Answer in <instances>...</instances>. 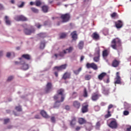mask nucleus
Returning a JSON list of instances; mask_svg holds the SVG:
<instances>
[{
    "label": "nucleus",
    "instance_id": "f3484780",
    "mask_svg": "<svg viewBox=\"0 0 131 131\" xmlns=\"http://www.w3.org/2000/svg\"><path fill=\"white\" fill-rule=\"evenodd\" d=\"M71 35L72 36V38H73V40H76L77 39V33L76 31H74L71 33Z\"/></svg>",
    "mask_w": 131,
    "mask_h": 131
},
{
    "label": "nucleus",
    "instance_id": "a211bd4d",
    "mask_svg": "<svg viewBox=\"0 0 131 131\" xmlns=\"http://www.w3.org/2000/svg\"><path fill=\"white\" fill-rule=\"evenodd\" d=\"M85 126L87 130H92L93 129V124L91 122H88Z\"/></svg>",
    "mask_w": 131,
    "mask_h": 131
},
{
    "label": "nucleus",
    "instance_id": "473e14b6",
    "mask_svg": "<svg viewBox=\"0 0 131 131\" xmlns=\"http://www.w3.org/2000/svg\"><path fill=\"white\" fill-rule=\"evenodd\" d=\"M38 36L41 38H45V37H47V34L45 33H40L38 34Z\"/></svg>",
    "mask_w": 131,
    "mask_h": 131
},
{
    "label": "nucleus",
    "instance_id": "b1692460",
    "mask_svg": "<svg viewBox=\"0 0 131 131\" xmlns=\"http://www.w3.org/2000/svg\"><path fill=\"white\" fill-rule=\"evenodd\" d=\"M24 32L26 35H30V34L32 33V30L28 29H25L24 30Z\"/></svg>",
    "mask_w": 131,
    "mask_h": 131
},
{
    "label": "nucleus",
    "instance_id": "bf43d9fd",
    "mask_svg": "<svg viewBox=\"0 0 131 131\" xmlns=\"http://www.w3.org/2000/svg\"><path fill=\"white\" fill-rule=\"evenodd\" d=\"M104 81L106 83H109V82H110V79L109 78V77H107L106 81L104 80Z\"/></svg>",
    "mask_w": 131,
    "mask_h": 131
},
{
    "label": "nucleus",
    "instance_id": "a18cd8bd",
    "mask_svg": "<svg viewBox=\"0 0 131 131\" xmlns=\"http://www.w3.org/2000/svg\"><path fill=\"white\" fill-rule=\"evenodd\" d=\"M35 26L38 28V29H39V28H40L41 27V26H42V25H40L39 24V23H36L35 25Z\"/></svg>",
    "mask_w": 131,
    "mask_h": 131
},
{
    "label": "nucleus",
    "instance_id": "09e8293b",
    "mask_svg": "<svg viewBox=\"0 0 131 131\" xmlns=\"http://www.w3.org/2000/svg\"><path fill=\"white\" fill-rule=\"evenodd\" d=\"M77 96V93L76 92H73L72 94V98L73 99L75 98Z\"/></svg>",
    "mask_w": 131,
    "mask_h": 131
},
{
    "label": "nucleus",
    "instance_id": "2eb2a0df",
    "mask_svg": "<svg viewBox=\"0 0 131 131\" xmlns=\"http://www.w3.org/2000/svg\"><path fill=\"white\" fill-rule=\"evenodd\" d=\"M71 73H68V72H66L62 77L63 79L64 80H66L67 79L71 78Z\"/></svg>",
    "mask_w": 131,
    "mask_h": 131
},
{
    "label": "nucleus",
    "instance_id": "8fccbe9b",
    "mask_svg": "<svg viewBox=\"0 0 131 131\" xmlns=\"http://www.w3.org/2000/svg\"><path fill=\"white\" fill-rule=\"evenodd\" d=\"M128 114H129V112H128V111H124L123 112V115H125V116L128 115Z\"/></svg>",
    "mask_w": 131,
    "mask_h": 131
},
{
    "label": "nucleus",
    "instance_id": "680f3d73",
    "mask_svg": "<svg viewBox=\"0 0 131 131\" xmlns=\"http://www.w3.org/2000/svg\"><path fill=\"white\" fill-rule=\"evenodd\" d=\"M84 59V56L82 55L80 58V62H82L83 60Z\"/></svg>",
    "mask_w": 131,
    "mask_h": 131
},
{
    "label": "nucleus",
    "instance_id": "72a5a7b5",
    "mask_svg": "<svg viewBox=\"0 0 131 131\" xmlns=\"http://www.w3.org/2000/svg\"><path fill=\"white\" fill-rule=\"evenodd\" d=\"M83 97H84V98H88V91H86V88L84 89Z\"/></svg>",
    "mask_w": 131,
    "mask_h": 131
},
{
    "label": "nucleus",
    "instance_id": "393cba45",
    "mask_svg": "<svg viewBox=\"0 0 131 131\" xmlns=\"http://www.w3.org/2000/svg\"><path fill=\"white\" fill-rule=\"evenodd\" d=\"M91 36L93 39H99L100 38V36L97 32L93 33Z\"/></svg>",
    "mask_w": 131,
    "mask_h": 131
},
{
    "label": "nucleus",
    "instance_id": "864d4df0",
    "mask_svg": "<svg viewBox=\"0 0 131 131\" xmlns=\"http://www.w3.org/2000/svg\"><path fill=\"white\" fill-rule=\"evenodd\" d=\"M96 53L97 54V56H100V49L99 48L96 49Z\"/></svg>",
    "mask_w": 131,
    "mask_h": 131
},
{
    "label": "nucleus",
    "instance_id": "7ed1b4c3",
    "mask_svg": "<svg viewBox=\"0 0 131 131\" xmlns=\"http://www.w3.org/2000/svg\"><path fill=\"white\" fill-rule=\"evenodd\" d=\"M15 63L20 64V65H21V69L23 70H27L29 68L28 64H26L25 63V61L24 60H20L19 62L18 61H15Z\"/></svg>",
    "mask_w": 131,
    "mask_h": 131
},
{
    "label": "nucleus",
    "instance_id": "c85d7f7f",
    "mask_svg": "<svg viewBox=\"0 0 131 131\" xmlns=\"http://www.w3.org/2000/svg\"><path fill=\"white\" fill-rule=\"evenodd\" d=\"M42 10L43 13H48L49 11V6L44 5L42 7Z\"/></svg>",
    "mask_w": 131,
    "mask_h": 131
},
{
    "label": "nucleus",
    "instance_id": "6ab92c4d",
    "mask_svg": "<svg viewBox=\"0 0 131 131\" xmlns=\"http://www.w3.org/2000/svg\"><path fill=\"white\" fill-rule=\"evenodd\" d=\"M55 101H56L54 103V105H53V108H58V107H59L60 106V105H61V102H63V101H61V99H60V100H56Z\"/></svg>",
    "mask_w": 131,
    "mask_h": 131
},
{
    "label": "nucleus",
    "instance_id": "4be33fe9",
    "mask_svg": "<svg viewBox=\"0 0 131 131\" xmlns=\"http://www.w3.org/2000/svg\"><path fill=\"white\" fill-rule=\"evenodd\" d=\"M107 75V73L103 72L98 75V79L99 80H103V78Z\"/></svg>",
    "mask_w": 131,
    "mask_h": 131
},
{
    "label": "nucleus",
    "instance_id": "2f4dec72",
    "mask_svg": "<svg viewBox=\"0 0 131 131\" xmlns=\"http://www.w3.org/2000/svg\"><path fill=\"white\" fill-rule=\"evenodd\" d=\"M66 54H67V51L63 50V51L59 53V56H60V57H64Z\"/></svg>",
    "mask_w": 131,
    "mask_h": 131
},
{
    "label": "nucleus",
    "instance_id": "a878e982",
    "mask_svg": "<svg viewBox=\"0 0 131 131\" xmlns=\"http://www.w3.org/2000/svg\"><path fill=\"white\" fill-rule=\"evenodd\" d=\"M46 43H47V42H46L45 40L41 41L40 43L39 49H40V50H43L46 47Z\"/></svg>",
    "mask_w": 131,
    "mask_h": 131
},
{
    "label": "nucleus",
    "instance_id": "e433bc0d",
    "mask_svg": "<svg viewBox=\"0 0 131 131\" xmlns=\"http://www.w3.org/2000/svg\"><path fill=\"white\" fill-rule=\"evenodd\" d=\"M80 71H81V68H79L77 70L74 71V73L76 74V75H78Z\"/></svg>",
    "mask_w": 131,
    "mask_h": 131
},
{
    "label": "nucleus",
    "instance_id": "ddd939ff",
    "mask_svg": "<svg viewBox=\"0 0 131 131\" xmlns=\"http://www.w3.org/2000/svg\"><path fill=\"white\" fill-rule=\"evenodd\" d=\"M115 25L117 29H120L123 26V23H122V21L119 20L115 22Z\"/></svg>",
    "mask_w": 131,
    "mask_h": 131
},
{
    "label": "nucleus",
    "instance_id": "0eeeda50",
    "mask_svg": "<svg viewBox=\"0 0 131 131\" xmlns=\"http://www.w3.org/2000/svg\"><path fill=\"white\" fill-rule=\"evenodd\" d=\"M99 97H101V94H99L98 92L94 93L92 95L91 100L94 102H96V101L99 100Z\"/></svg>",
    "mask_w": 131,
    "mask_h": 131
},
{
    "label": "nucleus",
    "instance_id": "338daca9",
    "mask_svg": "<svg viewBox=\"0 0 131 131\" xmlns=\"http://www.w3.org/2000/svg\"><path fill=\"white\" fill-rule=\"evenodd\" d=\"M101 106H105L106 105V103L105 102H101L100 103Z\"/></svg>",
    "mask_w": 131,
    "mask_h": 131
},
{
    "label": "nucleus",
    "instance_id": "20e7f679",
    "mask_svg": "<svg viewBox=\"0 0 131 131\" xmlns=\"http://www.w3.org/2000/svg\"><path fill=\"white\" fill-rule=\"evenodd\" d=\"M61 19L62 20V22H68L70 19V14L69 13H66L65 14H62L60 16Z\"/></svg>",
    "mask_w": 131,
    "mask_h": 131
},
{
    "label": "nucleus",
    "instance_id": "58836bf2",
    "mask_svg": "<svg viewBox=\"0 0 131 131\" xmlns=\"http://www.w3.org/2000/svg\"><path fill=\"white\" fill-rule=\"evenodd\" d=\"M92 78V76L91 75H86L85 76V80H90Z\"/></svg>",
    "mask_w": 131,
    "mask_h": 131
},
{
    "label": "nucleus",
    "instance_id": "6e6d98bb",
    "mask_svg": "<svg viewBox=\"0 0 131 131\" xmlns=\"http://www.w3.org/2000/svg\"><path fill=\"white\" fill-rule=\"evenodd\" d=\"M100 126H101V123L97 122L96 123V128H100Z\"/></svg>",
    "mask_w": 131,
    "mask_h": 131
},
{
    "label": "nucleus",
    "instance_id": "9d476101",
    "mask_svg": "<svg viewBox=\"0 0 131 131\" xmlns=\"http://www.w3.org/2000/svg\"><path fill=\"white\" fill-rule=\"evenodd\" d=\"M81 106V103L77 100H75L73 102V106L75 109H79Z\"/></svg>",
    "mask_w": 131,
    "mask_h": 131
},
{
    "label": "nucleus",
    "instance_id": "052dcab7",
    "mask_svg": "<svg viewBox=\"0 0 131 131\" xmlns=\"http://www.w3.org/2000/svg\"><path fill=\"white\" fill-rule=\"evenodd\" d=\"M81 128V127L79 126H77L75 130L77 131L80 130V129Z\"/></svg>",
    "mask_w": 131,
    "mask_h": 131
},
{
    "label": "nucleus",
    "instance_id": "13d9d810",
    "mask_svg": "<svg viewBox=\"0 0 131 131\" xmlns=\"http://www.w3.org/2000/svg\"><path fill=\"white\" fill-rule=\"evenodd\" d=\"M13 78H14V77H13V76L9 77L7 79V81H11V80H12L13 79Z\"/></svg>",
    "mask_w": 131,
    "mask_h": 131
},
{
    "label": "nucleus",
    "instance_id": "37998d69",
    "mask_svg": "<svg viewBox=\"0 0 131 131\" xmlns=\"http://www.w3.org/2000/svg\"><path fill=\"white\" fill-rule=\"evenodd\" d=\"M31 10L33 12V13H38V9L35 8H31Z\"/></svg>",
    "mask_w": 131,
    "mask_h": 131
},
{
    "label": "nucleus",
    "instance_id": "cd10ccee",
    "mask_svg": "<svg viewBox=\"0 0 131 131\" xmlns=\"http://www.w3.org/2000/svg\"><path fill=\"white\" fill-rule=\"evenodd\" d=\"M5 21L6 25H11V20L7 15L5 16Z\"/></svg>",
    "mask_w": 131,
    "mask_h": 131
},
{
    "label": "nucleus",
    "instance_id": "c9c22d12",
    "mask_svg": "<svg viewBox=\"0 0 131 131\" xmlns=\"http://www.w3.org/2000/svg\"><path fill=\"white\" fill-rule=\"evenodd\" d=\"M111 17L114 18H118V14L116 12H114L111 14Z\"/></svg>",
    "mask_w": 131,
    "mask_h": 131
},
{
    "label": "nucleus",
    "instance_id": "c03bdc74",
    "mask_svg": "<svg viewBox=\"0 0 131 131\" xmlns=\"http://www.w3.org/2000/svg\"><path fill=\"white\" fill-rule=\"evenodd\" d=\"M125 131H131V126L129 125H127L126 126V129Z\"/></svg>",
    "mask_w": 131,
    "mask_h": 131
},
{
    "label": "nucleus",
    "instance_id": "f704fd0d",
    "mask_svg": "<svg viewBox=\"0 0 131 131\" xmlns=\"http://www.w3.org/2000/svg\"><path fill=\"white\" fill-rule=\"evenodd\" d=\"M108 50H104L102 52V56H103V57H107L108 56Z\"/></svg>",
    "mask_w": 131,
    "mask_h": 131
},
{
    "label": "nucleus",
    "instance_id": "5701e85b",
    "mask_svg": "<svg viewBox=\"0 0 131 131\" xmlns=\"http://www.w3.org/2000/svg\"><path fill=\"white\" fill-rule=\"evenodd\" d=\"M40 114L45 118H49V115L47 114V112L45 110L41 111Z\"/></svg>",
    "mask_w": 131,
    "mask_h": 131
},
{
    "label": "nucleus",
    "instance_id": "49530a36",
    "mask_svg": "<svg viewBox=\"0 0 131 131\" xmlns=\"http://www.w3.org/2000/svg\"><path fill=\"white\" fill-rule=\"evenodd\" d=\"M15 109L16 110H17V111H18L19 112H20L21 111H22V108H21V106H16Z\"/></svg>",
    "mask_w": 131,
    "mask_h": 131
},
{
    "label": "nucleus",
    "instance_id": "39448f33",
    "mask_svg": "<svg viewBox=\"0 0 131 131\" xmlns=\"http://www.w3.org/2000/svg\"><path fill=\"white\" fill-rule=\"evenodd\" d=\"M108 126H109V127H111V128L115 129L118 127V124H117L116 120L114 119L111 121Z\"/></svg>",
    "mask_w": 131,
    "mask_h": 131
},
{
    "label": "nucleus",
    "instance_id": "1a4fd4ad",
    "mask_svg": "<svg viewBox=\"0 0 131 131\" xmlns=\"http://www.w3.org/2000/svg\"><path fill=\"white\" fill-rule=\"evenodd\" d=\"M14 19L16 21H27V18L22 15L15 16Z\"/></svg>",
    "mask_w": 131,
    "mask_h": 131
},
{
    "label": "nucleus",
    "instance_id": "bb28decb",
    "mask_svg": "<svg viewBox=\"0 0 131 131\" xmlns=\"http://www.w3.org/2000/svg\"><path fill=\"white\" fill-rule=\"evenodd\" d=\"M115 84H121V78L118 77L115 78Z\"/></svg>",
    "mask_w": 131,
    "mask_h": 131
},
{
    "label": "nucleus",
    "instance_id": "ea45409f",
    "mask_svg": "<svg viewBox=\"0 0 131 131\" xmlns=\"http://www.w3.org/2000/svg\"><path fill=\"white\" fill-rule=\"evenodd\" d=\"M41 5V2H40V1H36L35 6H36V7H40Z\"/></svg>",
    "mask_w": 131,
    "mask_h": 131
},
{
    "label": "nucleus",
    "instance_id": "f8f14e48",
    "mask_svg": "<svg viewBox=\"0 0 131 131\" xmlns=\"http://www.w3.org/2000/svg\"><path fill=\"white\" fill-rule=\"evenodd\" d=\"M23 58L25 59L26 60H29L31 59V56L29 54H23L21 56V57L19 58V60H20V61H24Z\"/></svg>",
    "mask_w": 131,
    "mask_h": 131
},
{
    "label": "nucleus",
    "instance_id": "6e6552de",
    "mask_svg": "<svg viewBox=\"0 0 131 131\" xmlns=\"http://www.w3.org/2000/svg\"><path fill=\"white\" fill-rule=\"evenodd\" d=\"M53 90V84L51 82H49L46 84V88H45L46 93H50L51 91Z\"/></svg>",
    "mask_w": 131,
    "mask_h": 131
},
{
    "label": "nucleus",
    "instance_id": "423d86ee",
    "mask_svg": "<svg viewBox=\"0 0 131 131\" xmlns=\"http://www.w3.org/2000/svg\"><path fill=\"white\" fill-rule=\"evenodd\" d=\"M86 67L88 68V69L92 68V69H94V70H98V66L94 62L91 63H87L86 64Z\"/></svg>",
    "mask_w": 131,
    "mask_h": 131
},
{
    "label": "nucleus",
    "instance_id": "c756f323",
    "mask_svg": "<svg viewBox=\"0 0 131 131\" xmlns=\"http://www.w3.org/2000/svg\"><path fill=\"white\" fill-rule=\"evenodd\" d=\"M83 46H84V42L83 41H80L78 43V48L79 50H82L83 49Z\"/></svg>",
    "mask_w": 131,
    "mask_h": 131
},
{
    "label": "nucleus",
    "instance_id": "4c0bfd02",
    "mask_svg": "<svg viewBox=\"0 0 131 131\" xmlns=\"http://www.w3.org/2000/svg\"><path fill=\"white\" fill-rule=\"evenodd\" d=\"M93 60L94 62H99L100 61V56L97 55V56L94 57Z\"/></svg>",
    "mask_w": 131,
    "mask_h": 131
},
{
    "label": "nucleus",
    "instance_id": "dca6fc26",
    "mask_svg": "<svg viewBox=\"0 0 131 131\" xmlns=\"http://www.w3.org/2000/svg\"><path fill=\"white\" fill-rule=\"evenodd\" d=\"M76 124V118L73 117L72 118V120L70 121V125L72 127H74Z\"/></svg>",
    "mask_w": 131,
    "mask_h": 131
},
{
    "label": "nucleus",
    "instance_id": "e2e57ef3",
    "mask_svg": "<svg viewBox=\"0 0 131 131\" xmlns=\"http://www.w3.org/2000/svg\"><path fill=\"white\" fill-rule=\"evenodd\" d=\"M65 109L66 110H70V106L69 105H66Z\"/></svg>",
    "mask_w": 131,
    "mask_h": 131
},
{
    "label": "nucleus",
    "instance_id": "f03ea898",
    "mask_svg": "<svg viewBox=\"0 0 131 131\" xmlns=\"http://www.w3.org/2000/svg\"><path fill=\"white\" fill-rule=\"evenodd\" d=\"M121 46V41L120 40V39L118 38H114L111 41V47L113 49V50H117V48Z\"/></svg>",
    "mask_w": 131,
    "mask_h": 131
},
{
    "label": "nucleus",
    "instance_id": "79ce46f5",
    "mask_svg": "<svg viewBox=\"0 0 131 131\" xmlns=\"http://www.w3.org/2000/svg\"><path fill=\"white\" fill-rule=\"evenodd\" d=\"M67 36V34L65 33H62L60 35V38H65Z\"/></svg>",
    "mask_w": 131,
    "mask_h": 131
},
{
    "label": "nucleus",
    "instance_id": "412c9836",
    "mask_svg": "<svg viewBox=\"0 0 131 131\" xmlns=\"http://www.w3.org/2000/svg\"><path fill=\"white\" fill-rule=\"evenodd\" d=\"M89 107V104H86L85 105H83L81 108V111L83 113H85L88 112V108Z\"/></svg>",
    "mask_w": 131,
    "mask_h": 131
},
{
    "label": "nucleus",
    "instance_id": "7c9ffc66",
    "mask_svg": "<svg viewBox=\"0 0 131 131\" xmlns=\"http://www.w3.org/2000/svg\"><path fill=\"white\" fill-rule=\"evenodd\" d=\"M64 51H66V52H67V54L71 53L73 51V47H70L69 48H67L66 50H64Z\"/></svg>",
    "mask_w": 131,
    "mask_h": 131
},
{
    "label": "nucleus",
    "instance_id": "69168bd1",
    "mask_svg": "<svg viewBox=\"0 0 131 131\" xmlns=\"http://www.w3.org/2000/svg\"><path fill=\"white\" fill-rule=\"evenodd\" d=\"M6 56L7 58H10L11 57V53L8 52Z\"/></svg>",
    "mask_w": 131,
    "mask_h": 131
},
{
    "label": "nucleus",
    "instance_id": "4d7b16f0",
    "mask_svg": "<svg viewBox=\"0 0 131 131\" xmlns=\"http://www.w3.org/2000/svg\"><path fill=\"white\" fill-rule=\"evenodd\" d=\"M103 93L105 95H108V90H106L105 89H103Z\"/></svg>",
    "mask_w": 131,
    "mask_h": 131
},
{
    "label": "nucleus",
    "instance_id": "f257e3e1",
    "mask_svg": "<svg viewBox=\"0 0 131 131\" xmlns=\"http://www.w3.org/2000/svg\"><path fill=\"white\" fill-rule=\"evenodd\" d=\"M65 90L63 89H58L57 91V94L54 96L53 99L54 101H57V100H59V98H60V96H61V102H63L64 99H65Z\"/></svg>",
    "mask_w": 131,
    "mask_h": 131
},
{
    "label": "nucleus",
    "instance_id": "a19ab883",
    "mask_svg": "<svg viewBox=\"0 0 131 131\" xmlns=\"http://www.w3.org/2000/svg\"><path fill=\"white\" fill-rule=\"evenodd\" d=\"M111 117V114L110 111H107V114L105 115V118H109V117Z\"/></svg>",
    "mask_w": 131,
    "mask_h": 131
},
{
    "label": "nucleus",
    "instance_id": "de8ad7c7",
    "mask_svg": "<svg viewBox=\"0 0 131 131\" xmlns=\"http://www.w3.org/2000/svg\"><path fill=\"white\" fill-rule=\"evenodd\" d=\"M113 107H114V105H113V104H110L108 106L107 111H110V109H112V108H113Z\"/></svg>",
    "mask_w": 131,
    "mask_h": 131
},
{
    "label": "nucleus",
    "instance_id": "774afa93",
    "mask_svg": "<svg viewBox=\"0 0 131 131\" xmlns=\"http://www.w3.org/2000/svg\"><path fill=\"white\" fill-rule=\"evenodd\" d=\"M116 77H120V76H119V72H117Z\"/></svg>",
    "mask_w": 131,
    "mask_h": 131
},
{
    "label": "nucleus",
    "instance_id": "4468645a",
    "mask_svg": "<svg viewBox=\"0 0 131 131\" xmlns=\"http://www.w3.org/2000/svg\"><path fill=\"white\" fill-rule=\"evenodd\" d=\"M67 67V64H64L59 67H55V69H57V70H58V71H61L62 70H64L66 69Z\"/></svg>",
    "mask_w": 131,
    "mask_h": 131
},
{
    "label": "nucleus",
    "instance_id": "603ef678",
    "mask_svg": "<svg viewBox=\"0 0 131 131\" xmlns=\"http://www.w3.org/2000/svg\"><path fill=\"white\" fill-rule=\"evenodd\" d=\"M51 122H53V123H55V122H56V119L55 118V117H52L51 118Z\"/></svg>",
    "mask_w": 131,
    "mask_h": 131
},
{
    "label": "nucleus",
    "instance_id": "5fc2aeb1",
    "mask_svg": "<svg viewBox=\"0 0 131 131\" xmlns=\"http://www.w3.org/2000/svg\"><path fill=\"white\" fill-rule=\"evenodd\" d=\"M24 5H25V3L24 2H21V4L19 5H18V8H23L24 7Z\"/></svg>",
    "mask_w": 131,
    "mask_h": 131
},
{
    "label": "nucleus",
    "instance_id": "9b49d317",
    "mask_svg": "<svg viewBox=\"0 0 131 131\" xmlns=\"http://www.w3.org/2000/svg\"><path fill=\"white\" fill-rule=\"evenodd\" d=\"M119 64H120V61L119 60H117L116 58H115L112 61V66L113 67H115V68H116L119 66Z\"/></svg>",
    "mask_w": 131,
    "mask_h": 131
},
{
    "label": "nucleus",
    "instance_id": "3c124183",
    "mask_svg": "<svg viewBox=\"0 0 131 131\" xmlns=\"http://www.w3.org/2000/svg\"><path fill=\"white\" fill-rule=\"evenodd\" d=\"M10 122V119H4V124H7Z\"/></svg>",
    "mask_w": 131,
    "mask_h": 131
},
{
    "label": "nucleus",
    "instance_id": "aec40b11",
    "mask_svg": "<svg viewBox=\"0 0 131 131\" xmlns=\"http://www.w3.org/2000/svg\"><path fill=\"white\" fill-rule=\"evenodd\" d=\"M78 123L79 124H81V125L84 124L86 123V120H85V119H84V118H79Z\"/></svg>",
    "mask_w": 131,
    "mask_h": 131
},
{
    "label": "nucleus",
    "instance_id": "0e129e2a",
    "mask_svg": "<svg viewBox=\"0 0 131 131\" xmlns=\"http://www.w3.org/2000/svg\"><path fill=\"white\" fill-rule=\"evenodd\" d=\"M35 118H36V119H39V118H40V117L38 115H36L35 116Z\"/></svg>",
    "mask_w": 131,
    "mask_h": 131
}]
</instances>
